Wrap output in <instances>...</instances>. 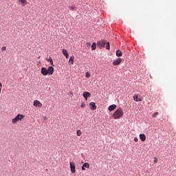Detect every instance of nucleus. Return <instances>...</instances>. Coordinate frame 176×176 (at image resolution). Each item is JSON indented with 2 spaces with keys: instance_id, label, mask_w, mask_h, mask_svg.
<instances>
[{
  "instance_id": "cd10ccee",
  "label": "nucleus",
  "mask_w": 176,
  "mask_h": 176,
  "mask_svg": "<svg viewBox=\"0 0 176 176\" xmlns=\"http://www.w3.org/2000/svg\"><path fill=\"white\" fill-rule=\"evenodd\" d=\"M134 141L135 142H138V138H135Z\"/></svg>"
},
{
  "instance_id": "ddd939ff",
  "label": "nucleus",
  "mask_w": 176,
  "mask_h": 176,
  "mask_svg": "<svg viewBox=\"0 0 176 176\" xmlns=\"http://www.w3.org/2000/svg\"><path fill=\"white\" fill-rule=\"evenodd\" d=\"M19 3H21V6H25L27 5V0H19Z\"/></svg>"
},
{
  "instance_id": "423d86ee",
  "label": "nucleus",
  "mask_w": 176,
  "mask_h": 176,
  "mask_svg": "<svg viewBox=\"0 0 176 176\" xmlns=\"http://www.w3.org/2000/svg\"><path fill=\"white\" fill-rule=\"evenodd\" d=\"M47 71L48 72V75H53L54 72V67L52 66H49L48 68L47 69Z\"/></svg>"
},
{
  "instance_id": "39448f33",
  "label": "nucleus",
  "mask_w": 176,
  "mask_h": 176,
  "mask_svg": "<svg viewBox=\"0 0 176 176\" xmlns=\"http://www.w3.org/2000/svg\"><path fill=\"white\" fill-rule=\"evenodd\" d=\"M33 105H34V107H36V108H41V107H42L41 102L39 100H34Z\"/></svg>"
},
{
  "instance_id": "4be33fe9",
  "label": "nucleus",
  "mask_w": 176,
  "mask_h": 176,
  "mask_svg": "<svg viewBox=\"0 0 176 176\" xmlns=\"http://www.w3.org/2000/svg\"><path fill=\"white\" fill-rule=\"evenodd\" d=\"M76 134L78 137H80V135H82V131L80 130H78Z\"/></svg>"
},
{
  "instance_id": "0eeeda50",
  "label": "nucleus",
  "mask_w": 176,
  "mask_h": 176,
  "mask_svg": "<svg viewBox=\"0 0 176 176\" xmlns=\"http://www.w3.org/2000/svg\"><path fill=\"white\" fill-rule=\"evenodd\" d=\"M41 74H42V75H43L44 76L49 75L47 69H46V67H42L41 70Z\"/></svg>"
},
{
  "instance_id": "5701e85b",
  "label": "nucleus",
  "mask_w": 176,
  "mask_h": 176,
  "mask_svg": "<svg viewBox=\"0 0 176 176\" xmlns=\"http://www.w3.org/2000/svg\"><path fill=\"white\" fill-rule=\"evenodd\" d=\"M70 10H75V6L74 5H72L71 6H69Z\"/></svg>"
},
{
  "instance_id": "f8f14e48",
  "label": "nucleus",
  "mask_w": 176,
  "mask_h": 176,
  "mask_svg": "<svg viewBox=\"0 0 176 176\" xmlns=\"http://www.w3.org/2000/svg\"><path fill=\"white\" fill-rule=\"evenodd\" d=\"M91 94H90L89 92H84L83 94V97L84 98H85L86 100H87V97H91Z\"/></svg>"
},
{
  "instance_id": "a211bd4d",
  "label": "nucleus",
  "mask_w": 176,
  "mask_h": 176,
  "mask_svg": "<svg viewBox=\"0 0 176 176\" xmlns=\"http://www.w3.org/2000/svg\"><path fill=\"white\" fill-rule=\"evenodd\" d=\"M74 60H75V56H70V58L69 60V63H71V64H74Z\"/></svg>"
},
{
  "instance_id": "9b49d317",
  "label": "nucleus",
  "mask_w": 176,
  "mask_h": 176,
  "mask_svg": "<svg viewBox=\"0 0 176 176\" xmlns=\"http://www.w3.org/2000/svg\"><path fill=\"white\" fill-rule=\"evenodd\" d=\"M90 107H91V109H92V111H96V109H97V106H96V103L94 102H91L89 104Z\"/></svg>"
},
{
  "instance_id": "393cba45",
  "label": "nucleus",
  "mask_w": 176,
  "mask_h": 176,
  "mask_svg": "<svg viewBox=\"0 0 176 176\" xmlns=\"http://www.w3.org/2000/svg\"><path fill=\"white\" fill-rule=\"evenodd\" d=\"M86 78H90L91 75L89 74V72L85 73Z\"/></svg>"
},
{
  "instance_id": "6e6552de",
  "label": "nucleus",
  "mask_w": 176,
  "mask_h": 176,
  "mask_svg": "<svg viewBox=\"0 0 176 176\" xmlns=\"http://www.w3.org/2000/svg\"><path fill=\"white\" fill-rule=\"evenodd\" d=\"M120 63H122V58H118L113 61V65H120Z\"/></svg>"
},
{
  "instance_id": "473e14b6",
  "label": "nucleus",
  "mask_w": 176,
  "mask_h": 176,
  "mask_svg": "<svg viewBox=\"0 0 176 176\" xmlns=\"http://www.w3.org/2000/svg\"><path fill=\"white\" fill-rule=\"evenodd\" d=\"M87 46H90V43H87Z\"/></svg>"
},
{
  "instance_id": "aec40b11",
  "label": "nucleus",
  "mask_w": 176,
  "mask_h": 176,
  "mask_svg": "<svg viewBox=\"0 0 176 176\" xmlns=\"http://www.w3.org/2000/svg\"><path fill=\"white\" fill-rule=\"evenodd\" d=\"M83 167H85V168H90V164L86 162V163H85V164H83Z\"/></svg>"
},
{
  "instance_id": "2eb2a0df",
  "label": "nucleus",
  "mask_w": 176,
  "mask_h": 176,
  "mask_svg": "<svg viewBox=\"0 0 176 176\" xmlns=\"http://www.w3.org/2000/svg\"><path fill=\"white\" fill-rule=\"evenodd\" d=\"M116 56L117 57H122V56H123V53H122V51H120V50H118L116 51Z\"/></svg>"
},
{
  "instance_id": "412c9836",
  "label": "nucleus",
  "mask_w": 176,
  "mask_h": 176,
  "mask_svg": "<svg viewBox=\"0 0 176 176\" xmlns=\"http://www.w3.org/2000/svg\"><path fill=\"white\" fill-rule=\"evenodd\" d=\"M104 47L107 49V50H109L110 49L109 42H106V46L104 45Z\"/></svg>"
},
{
  "instance_id": "7ed1b4c3",
  "label": "nucleus",
  "mask_w": 176,
  "mask_h": 176,
  "mask_svg": "<svg viewBox=\"0 0 176 176\" xmlns=\"http://www.w3.org/2000/svg\"><path fill=\"white\" fill-rule=\"evenodd\" d=\"M69 164H70V170H71V173L72 174H75L76 173V167L75 166V162H69Z\"/></svg>"
},
{
  "instance_id": "bb28decb",
  "label": "nucleus",
  "mask_w": 176,
  "mask_h": 176,
  "mask_svg": "<svg viewBox=\"0 0 176 176\" xmlns=\"http://www.w3.org/2000/svg\"><path fill=\"white\" fill-rule=\"evenodd\" d=\"M157 162H158L157 158L155 157L154 158V163H157Z\"/></svg>"
},
{
  "instance_id": "6ab92c4d",
  "label": "nucleus",
  "mask_w": 176,
  "mask_h": 176,
  "mask_svg": "<svg viewBox=\"0 0 176 176\" xmlns=\"http://www.w3.org/2000/svg\"><path fill=\"white\" fill-rule=\"evenodd\" d=\"M97 47V44L96 43H93L91 45V50H96Z\"/></svg>"
},
{
  "instance_id": "dca6fc26",
  "label": "nucleus",
  "mask_w": 176,
  "mask_h": 176,
  "mask_svg": "<svg viewBox=\"0 0 176 176\" xmlns=\"http://www.w3.org/2000/svg\"><path fill=\"white\" fill-rule=\"evenodd\" d=\"M140 138L141 140V141H145V140H146V136H145V134H140Z\"/></svg>"
},
{
  "instance_id": "4468645a",
  "label": "nucleus",
  "mask_w": 176,
  "mask_h": 176,
  "mask_svg": "<svg viewBox=\"0 0 176 176\" xmlns=\"http://www.w3.org/2000/svg\"><path fill=\"white\" fill-rule=\"evenodd\" d=\"M114 109H116V104H112L109 107V111L110 112H112V111H113Z\"/></svg>"
},
{
  "instance_id": "9d476101",
  "label": "nucleus",
  "mask_w": 176,
  "mask_h": 176,
  "mask_svg": "<svg viewBox=\"0 0 176 176\" xmlns=\"http://www.w3.org/2000/svg\"><path fill=\"white\" fill-rule=\"evenodd\" d=\"M62 53L63 56L66 57V58H68L69 57V55L68 54V51H67V50L63 49Z\"/></svg>"
},
{
  "instance_id": "20e7f679",
  "label": "nucleus",
  "mask_w": 176,
  "mask_h": 176,
  "mask_svg": "<svg viewBox=\"0 0 176 176\" xmlns=\"http://www.w3.org/2000/svg\"><path fill=\"white\" fill-rule=\"evenodd\" d=\"M106 43H107V41L102 40V41H98L97 45L98 47L101 49V47H105Z\"/></svg>"
},
{
  "instance_id": "f257e3e1",
  "label": "nucleus",
  "mask_w": 176,
  "mask_h": 176,
  "mask_svg": "<svg viewBox=\"0 0 176 176\" xmlns=\"http://www.w3.org/2000/svg\"><path fill=\"white\" fill-rule=\"evenodd\" d=\"M123 109H118L113 114V119H120L123 116Z\"/></svg>"
},
{
  "instance_id": "2f4dec72",
  "label": "nucleus",
  "mask_w": 176,
  "mask_h": 176,
  "mask_svg": "<svg viewBox=\"0 0 176 176\" xmlns=\"http://www.w3.org/2000/svg\"><path fill=\"white\" fill-rule=\"evenodd\" d=\"M0 89H2V83L0 82Z\"/></svg>"
},
{
  "instance_id": "c85d7f7f",
  "label": "nucleus",
  "mask_w": 176,
  "mask_h": 176,
  "mask_svg": "<svg viewBox=\"0 0 176 176\" xmlns=\"http://www.w3.org/2000/svg\"><path fill=\"white\" fill-rule=\"evenodd\" d=\"M1 50H3V51L6 50V47H2Z\"/></svg>"
},
{
  "instance_id": "f03ea898",
  "label": "nucleus",
  "mask_w": 176,
  "mask_h": 176,
  "mask_svg": "<svg viewBox=\"0 0 176 176\" xmlns=\"http://www.w3.org/2000/svg\"><path fill=\"white\" fill-rule=\"evenodd\" d=\"M23 119H24V116L21 114H18L14 119H12V123L13 124H16L17 122H19V120H23Z\"/></svg>"
},
{
  "instance_id": "f3484780",
  "label": "nucleus",
  "mask_w": 176,
  "mask_h": 176,
  "mask_svg": "<svg viewBox=\"0 0 176 176\" xmlns=\"http://www.w3.org/2000/svg\"><path fill=\"white\" fill-rule=\"evenodd\" d=\"M46 60L50 63L52 67H54V65L53 64V59L52 58V57H50L49 58H46Z\"/></svg>"
},
{
  "instance_id": "7c9ffc66",
  "label": "nucleus",
  "mask_w": 176,
  "mask_h": 176,
  "mask_svg": "<svg viewBox=\"0 0 176 176\" xmlns=\"http://www.w3.org/2000/svg\"><path fill=\"white\" fill-rule=\"evenodd\" d=\"M81 168H82V171H85V166H83V165Z\"/></svg>"
},
{
  "instance_id": "a878e982",
  "label": "nucleus",
  "mask_w": 176,
  "mask_h": 176,
  "mask_svg": "<svg viewBox=\"0 0 176 176\" xmlns=\"http://www.w3.org/2000/svg\"><path fill=\"white\" fill-rule=\"evenodd\" d=\"M85 102H82V104H81V108H85Z\"/></svg>"
},
{
  "instance_id": "c756f323",
  "label": "nucleus",
  "mask_w": 176,
  "mask_h": 176,
  "mask_svg": "<svg viewBox=\"0 0 176 176\" xmlns=\"http://www.w3.org/2000/svg\"><path fill=\"white\" fill-rule=\"evenodd\" d=\"M43 120H47V117L44 116V117L43 118Z\"/></svg>"
},
{
  "instance_id": "72a5a7b5",
  "label": "nucleus",
  "mask_w": 176,
  "mask_h": 176,
  "mask_svg": "<svg viewBox=\"0 0 176 176\" xmlns=\"http://www.w3.org/2000/svg\"><path fill=\"white\" fill-rule=\"evenodd\" d=\"M70 94H73V93H72V92H70Z\"/></svg>"
},
{
  "instance_id": "1a4fd4ad",
  "label": "nucleus",
  "mask_w": 176,
  "mask_h": 176,
  "mask_svg": "<svg viewBox=\"0 0 176 176\" xmlns=\"http://www.w3.org/2000/svg\"><path fill=\"white\" fill-rule=\"evenodd\" d=\"M133 100L136 102H138V101H142V100L140 98V94H135L133 96Z\"/></svg>"
},
{
  "instance_id": "b1692460",
  "label": "nucleus",
  "mask_w": 176,
  "mask_h": 176,
  "mask_svg": "<svg viewBox=\"0 0 176 176\" xmlns=\"http://www.w3.org/2000/svg\"><path fill=\"white\" fill-rule=\"evenodd\" d=\"M158 115H159V113H158V112H155V113H154L152 115V117H153V118H156Z\"/></svg>"
}]
</instances>
